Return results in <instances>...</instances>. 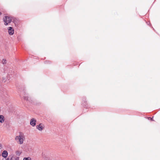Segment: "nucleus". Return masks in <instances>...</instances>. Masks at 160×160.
<instances>
[{
	"instance_id": "1",
	"label": "nucleus",
	"mask_w": 160,
	"mask_h": 160,
	"mask_svg": "<svg viewBox=\"0 0 160 160\" xmlns=\"http://www.w3.org/2000/svg\"><path fill=\"white\" fill-rule=\"evenodd\" d=\"M24 138V133L22 132H20L19 135L15 137V139L16 141L18 140L19 144H21L23 143Z\"/></svg>"
},
{
	"instance_id": "2",
	"label": "nucleus",
	"mask_w": 160,
	"mask_h": 160,
	"mask_svg": "<svg viewBox=\"0 0 160 160\" xmlns=\"http://www.w3.org/2000/svg\"><path fill=\"white\" fill-rule=\"evenodd\" d=\"M3 21L4 22V24L5 25H8V24L11 23L12 21L11 18L10 17L6 16L4 17L3 18Z\"/></svg>"
},
{
	"instance_id": "3",
	"label": "nucleus",
	"mask_w": 160,
	"mask_h": 160,
	"mask_svg": "<svg viewBox=\"0 0 160 160\" xmlns=\"http://www.w3.org/2000/svg\"><path fill=\"white\" fill-rule=\"evenodd\" d=\"M1 97L3 98V100L5 101L8 98V94L6 92H3L2 91L1 92Z\"/></svg>"
},
{
	"instance_id": "4",
	"label": "nucleus",
	"mask_w": 160,
	"mask_h": 160,
	"mask_svg": "<svg viewBox=\"0 0 160 160\" xmlns=\"http://www.w3.org/2000/svg\"><path fill=\"white\" fill-rule=\"evenodd\" d=\"M82 105L83 107L86 108L89 107V106L87 103L86 101V98L85 97H83L82 99Z\"/></svg>"
},
{
	"instance_id": "5",
	"label": "nucleus",
	"mask_w": 160,
	"mask_h": 160,
	"mask_svg": "<svg viewBox=\"0 0 160 160\" xmlns=\"http://www.w3.org/2000/svg\"><path fill=\"white\" fill-rule=\"evenodd\" d=\"M11 75L12 76V77L13 76L12 74L10 73L9 72H8V74L7 79H6V78L4 77H3L2 78V82H4L7 81L8 82V80H9V79L11 78Z\"/></svg>"
},
{
	"instance_id": "6",
	"label": "nucleus",
	"mask_w": 160,
	"mask_h": 160,
	"mask_svg": "<svg viewBox=\"0 0 160 160\" xmlns=\"http://www.w3.org/2000/svg\"><path fill=\"white\" fill-rule=\"evenodd\" d=\"M8 32L10 35H12L14 33V29L13 28L11 27H8Z\"/></svg>"
},
{
	"instance_id": "7",
	"label": "nucleus",
	"mask_w": 160,
	"mask_h": 160,
	"mask_svg": "<svg viewBox=\"0 0 160 160\" xmlns=\"http://www.w3.org/2000/svg\"><path fill=\"white\" fill-rule=\"evenodd\" d=\"M36 120L33 118L30 120V124L32 127H34L36 125Z\"/></svg>"
},
{
	"instance_id": "8",
	"label": "nucleus",
	"mask_w": 160,
	"mask_h": 160,
	"mask_svg": "<svg viewBox=\"0 0 160 160\" xmlns=\"http://www.w3.org/2000/svg\"><path fill=\"white\" fill-rule=\"evenodd\" d=\"M8 153L6 150H4L2 153V157L6 158L8 156Z\"/></svg>"
},
{
	"instance_id": "9",
	"label": "nucleus",
	"mask_w": 160,
	"mask_h": 160,
	"mask_svg": "<svg viewBox=\"0 0 160 160\" xmlns=\"http://www.w3.org/2000/svg\"><path fill=\"white\" fill-rule=\"evenodd\" d=\"M43 127L42 125V123H41L37 126V128L40 131H42L43 129Z\"/></svg>"
},
{
	"instance_id": "10",
	"label": "nucleus",
	"mask_w": 160,
	"mask_h": 160,
	"mask_svg": "<svg viewBox=\"0 0 160 160\" xmlns=\"http://www.w3.org/2000/svg\"><path fill=\"white\" fill-rule=\"evenodd\" d=\"M5 120L4 117L2 115H0V122L1 123L3 122Z\"/></svg>"
},
{
	"instance_id": "11",
	"label": "nucleus",
	"mask_w": 160,
	"mask_h": 160,
	"mask_svg": "<svg viewBox=\"0 0 160 160\" xmlns=\"http://www.w3.org/2000/svg\"><path fill=\"white\" fill-rule=\"evenodd\" d=\"M30 98V97H28V96H24V99L26 101H29Z\"/></svg>"
},
{
	"instance_id": "12",
	"label": "nucleus",
	"mask_w": 160,
	"mask_h": 160,
	"mask_svg": "<svg viewBox=\"0 0 160 160\" xmlns=\"http://www.w3.org/2000/svg\"><path fill=\"white\" fill-rule=\"evenodd\" d=\"M22 153V151H17L16 152V154L18 156H20Z\"/></svg>"
},
{
	"instance_id": "13",
	"label": "nucleus",
	"mask_w": 160,
	"mask_h": 160,
	"mask_svg": "<svg viewBox=\"0 0 160 160\" xmlns=\"http://www.w3.org/2000/svg\"><path fill=\"white\" fill-rule=\"evenodd\" d=\"M23 160H31V158L30 157L24 158Z\"/></svg>"
},
{
	"instance_id": "14",
	"label": "nucleus",
	"mask_w": 160,
	"mask_h": 160,
	"mask_svg": "<svg viewBox=\"0 0 160 160\" xmlns=\"http://www.w3.org/2000/svg\"><path fill=\"white\" fill-rule=\"evenodd\" d=\"M2 62L3 64H6V59H3L2 61Z\"/></svg>"
},
{
	"instance_id": "15",
	"label": "nucleus",
	"mask_w": 160,
	"mask_h": 160,
	"mask_svg": "<svg viewBox=\"0 0 160 160\" xmlns=\"http://www.w3.org/2000/svg\"><path fill=\"white\" fill-rule=\"evenodd\" d=\"M13 159H14L15 160H19V157H13Z\"/></svg>"
},
{
	"instance_id": "16",
	"label": "nucleus",
	"mask_w": 160,
	"mask_h": 160,
	"mask_svg": "<svg viewBox=\"0 0 160 160\" xmlns=\"http://www.w3.org/2000/svg\"><path fill=\"white\" fill-rule=\"evenodd\" d=\"M45 63H51V61H45Z\"/></svg>"
},
{
	"instance_id": "17",
	"label": "nucleus",
	"mask_w": 160,
	"mask_h": 160,
	"mask_svg": "<svg viewBox=\"0 0 160 160\" xmlns=\"http://www.w3.org/2000/svg\"><path fill=\"white\" fill-rule=\"evenodd\" d=\"M153 117H152V118L149 117H148V119H150L151 120L153 121Z\"/></svg>"
},
{
	"instance_id": "18",
	"label": "nucleus",
	"mask_w": 160,
	"mask_h": 160,
	"mask_svg": "<svg viewBox=\"0 0 160 160\" xmlns=\"http://www.w3.org/2000/svg\"><path fill=\"white\" fill-rule=\"evenodd\" d=\"M10 160H15V159H13V157H12L10 158Z\"/></svg>"
},
{
	"instance_id": "19",
	"label": "nucleus",
	"mask_w": 160,
	"mask_h": 160,
	"mask_svg": "<svg viewBox=\"0 0 160 160\" xmlns=\"http://www.w3.org/2000/svg\"><path fill=\"white\" fill-rule=\"evenodd\" d=\"M5 160H10V159H9V157L7 159H6Z\"/></svg>"
},
{
	"instance_id": "20",
	"label": "nucleus",
	"mask_w": 160,
	"mask_h": 160,
	"mask_svg": "<svg viewBox=\"0 0 160 160\" xmlns=\"http://www.w3.org/2000/svg\"><path fill=\"white\" fill-rule=\"evenodd\" d=\"M2 14V12H0V15H1Z\"/></svg>"
},
{
	"instance_id": "21",
	"label": "nucleus",
	"mask_w": 160,
	"mask_h": 160,
	"mask_svg": "<svg viewBox=\"0 0 160 160\" xmlns=\"http://www.w3.org/2000/svg\"><path fill=\"white\" fill-rule=\"evenodd\" d=\"M5 158H3L2 160H5Z\"/></svg>"
},
{
	"instance_id": "22",
	"label": "nucleus",
	"mask_w": 160,
	"mask_h": 160,
	"mask_svg": "<svg viewBox=\"0 0 160 160\" xmlns=\"http://www.w3.org/2000/svg\"><path fill=\"white\" fill-rule=\"evenodd\" d=\"M23 92H24V91H23Z\"/></svg>"
}]
</instances>
